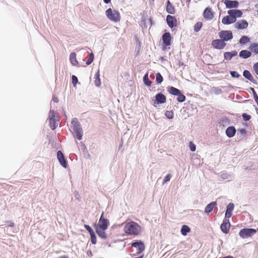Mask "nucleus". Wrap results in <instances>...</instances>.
Segmentation results:
<instances>
[{
  "label": "nucleus",
  "instance_id": "f257e3e1",
  "mask_svg": "<svg viewBox=\"0 0 258 258\" xmlns=\"http://www.w3.org/2000/svg\"><path fill=\"white\" fill-rule=\"evenodd\" d=\"M123 230L127 234L137 235L140 233L141 227L136 222L131 221L124 225Z\"/></svg>",
  "mask_w": 258,
  "mask_h": 258
},
{
  "label": "nucleus",
  "instance_id": "f03ea898",
  "mask_svg": "<svg viewBox=\"0 0 258 258\" xmlns=\"http://www.w3.org/2000/svg\"><path fill=\"white\" fill-rule=\"evenodd\" d=\"M49 125L50 128L54 130L56 128L58 124L59 119L57 112L53 110H50L49 113Z\"/></svg>",
  "mask_w": 258,
  "mask_h": 258
},
{
  "label": "nucleus",
  "instance_id": "7ed1b4c3",
  "mask_svg": "<svg viewBox=\"0 0 258 258\" xmlns=\"http://www.w3.org/2000/svg\"><path fill=\"white\" fill-rule=\"evenodd\" d=\"M105 14L108 19L111 21L117 22L120 20V14L116 10H112L109 8L106 11Z\"/></svg>",
  "mask_w": 258,
  "mask_h": 258
},
{
  "label": "nucleus",
  "instance_id": "20e7f679",
  "mask_svg": "<svg viewBox=\"0 0 258 258\" xmlns=\"http://www.w3.org/2000/svg\"><path fill=\"white\" fill-rule=\"evenodd\" d=\"M145 249L144 243H132L131 250L134 252L133 254H138L141 253Z\"/></svg>",
  "mask_w": 258,
  "mask_h": 258
},
{
  "label": "nucleus",
  "instance_id": "39448f33",
  "mask_svg": "<svg viewBox=\"0 0 258 258\" xmlns=\"http://www.w3.org/2000/svg\"><path fill=\"white\" fill-rule=\"evenodd\" d=\"M256 231L252 228H243L239 232V235L243 238H246L255 234Z\"/></svg>",
  "mask_w": 258,
  "mask_h": 258
},
{
  "label": "nucleus",
  "instance_id": "423d86ee",
  "mask_svg": "<svg viewBox=\"0 0 258 258\" xmlns=\"http://www.w3.org/2000/svg\"><path fill=\"white\" fill-rule=\"evenodd\" d=\"M219 36L223 41H228L233 38V34L230 30H222L219 33Z\"/></svg>",
  "mask_w": 258,
  "mask_h": 258
},
{
  "label": "nucleus",
  "instance_id": "0eeeda50",
  "mask_svg": "<svg viewBox=\"0 0 258 258\" xmlns=\"http://www.w3.org/2000/svg\"><path fill=\"white\" fill-rule=\"evenodd\" d=\"M212 45L215 49H222L226 46V44L222 39H219L213 40Z\"/></svg>",
  "mask_w": 258,
  "mask_h": 258
},
{
  "label": "nucleus",
  "instance_id": "6e6552de",
  "mask_svg": "<svg viewBox=\"0 0 258 258\" xmlns=\"http://www.w3.org/2000/svg\"><path fill=\"white\" fill-rule=\"evenodd\" d=\"M248 23L245 20H241L237 21L234 24L235 28L238 30L245 29L247 28Z\"/></svg>",
  "mask_w": 258,
  "mask_h": 258
},
{
  "label": "nucleus",
  "instance_id": "1a4fd4ad",
  "mask_svg": "<svg viewBox=\"0 0 258 258\" xmlns=\"http://www.w3.org/2000/svg\"><path fill=\"white\" fill-rule=\"evenodd\" d=\"M220 228L221 230L224 233H228L229 231L230 228V223L229 219L225 218L223 220L222 224L221 225Z\"/></svg>",
  "mask_w": 258,
  "mask_h": 258
},
{
  "label": "nucleus",
  "instance_id": "9d476101",
  "mask_svg": "<svg viewBox=\"0 0 258 258\" xmlns=\"http://www.w3.org/2000/svg\"><path fill=\"white\" fill-rule=\"evenodd\" d=\"M214 16V13L211 8L207 7L205 9L203 13V17L206 20H211Z\"/></svg>",
  "mask_w": 258,
  "mask_h": 258
},
{
  "label": "nucleus",
  "instance_id": "9b49d317",
  "mask_svg": "<svg viewBox=\"0 0 258 258\" xmlns=\"http://www.w3.org/2000/svg\"><path fill=\"white\" fill-rule=\"evenodd\" d=\"M166 101V97L162 93H159L156 95L154 104H163Z\"/></svg>",
  "mask_w": 258,
  "mask_h": 258
},
{
  "label": "nucleus",
  "instance_id": "f8f14e48",
  "mask_svg": "<svg viewBox=\"0 0 258 258\" xmlns=\"http://www.w3.org/2000/svg\"><path fill=\"white\" fill-rule=\"evenodd\" d=\"M103 213H102L99 220L98 225L97 228L107 229L108 228L109 222L108 220L103 218Z\"/></svg>",
  "mask_w": 258,
  "mask_h": 258
},
{
  "label": "nucleus",
  "instance_id": "ddd939ff",
  "mask_svg": "<svg viewBox=\"0 0 258 258\" xmlns=\"http://www.w3.org/2000/svg\"><path fill=\"white\" fill-rule=\"evenodd\" d=\"M166 21L168 25L170 28H173L177 26V20L174 16L168 15L166 18Z\"/></svg>",
  "mask_w": 258,
  "mask_h": 258
},
{
  "label": "nucleus",
  "instance_id": "4468645a",
  "mask_svg": "<svg viewBox=\"0 0 258 258\" xmlns=\"http://www.w3.org/2000/svg\"><path fill=\"white\" fill-rule=\"evenodd\" d=\"M57 157L61 165L64 168H67V162L64 158L63 153L61 151H58L57 152Z\"/></svg>",
  "mask_w": 258,
  "mask_h": 258
},
{
  "label": "nucleus",
  "instance_id": "2eb2a0df",
  "mask_svg": "<svg viewBox=\"0 0 258 258\" xmlns=\"http://www.w3.org/2000/svg\"><path fill=\"white\" fill-rule=\"evenodd\" d=\"M236 22V19L232 15H227L223 18L222 23L225 25H229Z\"/></svg>",
  "mask_w": 258,
  "mask_h": 258
},
{
  "label": "nucleus",
  "instance_id": "dca6fc26",
  "mask_svg": "<svg viewBox=\"0 0 258 258\" xmlns=\"http://www.w3.org/2000/svg\"><path fill=\"white\" fill-rule=\"evenodd\" d=\"M224 4L227 8H236L239 6V3L236 1L225 0Z\"/></svg>",
  "mask_w": 258,
  "mask_h": 258
},
{
  "label": "nucleus",
  "instance_id": "f3484780",
  "mask_svg": "<svg viewBox=\"0 0 258 258\" xmlns=\"http://www.w3.org/2000/svg\"><path fill=\"white\" fill-rule=\"evenodd\" d=\"M171 35L169 32H166L162 35V40L166 46H169L171 44Z\"/></svg>",
  "mask_w": 258,
  "mask_h": 258
},
{
  "label": "nucleus",
  "instance_id": "a211bd4d",
  "mask_svg": "<svg viewBox=\"0 0 258 258\" xmlns=\"http://www.w3.org/2000/svg\"><path fill=\"white\" fill-rule=\"evenodd\" d=\"M228 14L233 16L236 19V18H240L242 17V12L239 10H231L228 11Z\"/></svg>",
  "mask_w": 258,
  "mask_h": 258
},
{
  "label": "nucleus",
  "instance_id": "6ab92c4d",
  "mask_svg": "<svg viewBox=\"0 0 258 258\" xmlns=\"http://www.w3.org/2000/svg\"><path fill=\"white\" fill-rule=\"evenodd\" d=\"M234 205L233 203H229L227 206V210L225 213V218H230L232 216V212L234 209Z\"/></svg>",
  "mask_w": 258,
  "mask_h": 258
},
{
  "label": "nucleus",
  "instance_id": "aec40b11",
  "mask_svg": "<svg viewBox=\"0 0 258 258\" xmlns=\"http://www.w3.org/2000/svg\"><path fill=\"white\" fill-rule=\"evenodd\" d=\"M216 202H212L209 204L205 209V213L208 215L212 211L213 209L216 206Z\"/></svg>",
  "mask_w": 258,
  "mask_h": 258
},
{
  "label": "nucleus",
  "instance_id": "412c9836",
  "mask_svg": "<svg viewBox=\"0 0 258 258\" xmlns=\"http://www.w3.org/2000/svg\"><path fill=\"white\" fill-rule=\"evenodd\" d=\"M72 124L73 125V130L74 132L82 130V128L80 122L77 120L76 118H74L72 120Z\"/></svg>",
  "mask_w": 258,
  "mask_h": 258
},
{
  "label": "nucleus",
  "instance_id": "4be33fe9",
  "mask_svg": "<svg viewBox=\"0 0 258 258\" xmlns=\"http://www.w3.org/2000/svg\"><path fill=\"white\" fill-rule=\"evenodd\" d=\"M236 133V129L234 126H229L226 130V135L229 137H233Z\"/></svg>",
  "mask_w": 258,
  "mask_h": 258
},
{
  "label": "nucleus",
  "instance_id": "5701e85b",
  "mask_svg": "<svg viewBox=\"0 0 258 258\" xmlns=\"http://www.w3.org/2000/svg\"><path fill=\"white\" fill-rule=\"evenodd\" d=\"M237 52L236 50L231 52H226L224 53V58L227 60H230L232 57L237 55Z\"/></svg>",
  "mask_w": 258,
  "mask_h": 258
},
{
  "label": "nucleus",
  "instance_id": "b1692460",
  "mask_svg": "<svg viewBox=\"0 0 258 258\" xmlns=\"http://www.w3.org/2000/svg\"><path fill=\"white\" fill-rule=\"evenodd\" d=\"M166 11L168 13L171 14H174L175 12V10L174 6L170 2V1L169 0L167 2Z\"/></svg>",
  "mask_w": 258,
  "mask_h": 258
},
{
  "label": "nucleus",
  "instance_id": "393cba45",
  "mask_svg": "<svg viewBox=\"0 0 258 258\" xmlns=\"http://www.w3.org/2000/svg\"><path fill=\"white\" fill-rule=\"evenodd\" d=\"M251 54V52L247 50H242L239 52V56L243 58L250 57Z\"/></svg>",
  "mask_w": 258,
  "mask_h": 258
},
{
  "label": "nucleus",
  "instance_id": "a878e982",
  "mask_svg": "<svg viewBox=\"0 0 258 258\" xmlns=\"http://www.w3.org/2000/svg\"><path fill=\"white\" fill-rule=\"evenodd\" d=\"M167 91L168 92L173 95H177L178 94H180V91L174 87H169L167 88Z\"/></svg>",
  "mask_w": 258,
  "mask_h": 258
},
{
  "label": "nucleus",
  "instance_id": "bb28decb",
  "mask_svg": "<svg viewBox=\"0 0 258 258\" xmlns=\"http://www.w3.org/2000/svg\"><path fill=\"white\" fill-rule=\"evenodd\" d=\"M70 59L71 63L73 66H77L78 64V62L76 58V54L75 52H72L70 54Z\"/></svg>",
  "mask_w": 258,
  "mask_h": 258
},
{
  "label": "nucleus",
  "instance_id": "cd10ccee",
  "mask_svg": "<svg viewBox=\"0 0 258 258\" xmlns=\"http://www.w3.org/2000/svg\"><path fill=\"white\" fill-rule=\"evenodd\" d=\"M94 83L97 87H99L101 85V81L100 79V73L99 70H98L95 75Z\"/></svg>",
  "mask_w": 258,
  "mask_h": 258
},
{
  "label": "nucleus",
  "instance_id": "c85d7f7f",
  "mask_svg": "<svg viewBox=\"0 0 258 258\" xmlns=\"http://www.w3.org/2000/svg\"><path fill=\"white\" fill-rule=\"evenodd\" d=\"M243 75L245 78L248 79L249 81L252 82H254L253 78L249 71L247 70L244 71Z\"/></svg>",
  "mask_w": 258,
  "mask_h": 258
},
{
  "label": "nucleus",
  "instance_id": "c756f323",
  "mask_svg": "<svg viewBox=\"0 0 258 258\" xmlns=\"http://www.w3.org/2000/svg\"><path fill=\"white\" fill-rule=\"evenodd\" d=\"M105 229H101L99 228H96V232L98 235L101 238H106V233L105 232Z\"/></svg>",
  "mask_w": 258,
  "mask_h": 258
},
{
  "label": "nucleus",
  "instance_id": "7c9ffc66",
  "mask_svg": "<svg viewBox=\"0 0 258 258\" xmlns=\"http://www.w3.org/2000/svg\"><path fill=\"white\" fill-rule=\"evenodd\" d=\"M249 48L252 52H254L255 54L258 53V44H257V43L252 44L250 46Z\"/></svg>",
  "mask_w": 258,
  "mask_h": 258
},
{
  "label": "nucleus",
  "instance_id": "2f4dec72",
  "mask_svg": "<svg viewBox=\"0 0 258 258\" xmlns=\"http://www.w3.org/2000/svg\"><path fill=\"white\" fill-rule=\"evenodd\" d=\"M190 231V228L187 225H183L182 226L181 229V232L182 235H186L188 232Z\"/></svg>",
  "mask_w": 258,
  "mask_h": 258
},
{
  "label": "nucleus",
  "instance_id": "473e14b6",
  "mask_svg": "<svg viewBox=\"0 0 258 258\" xmlns=\"http://www.w3.org/2000/svg\"><path fill=\"white\" fill-rule=\"evenodd\" d=\"M203 26V23L201 22H198L194 26V31L196 32H199Z\"/></svg>",
  "mask_w": 258,
  "mask_h": 258
},
{
  "label": "nucleus",
  "instance_id": "72a5a7b5",
  "mask_svg": "<svg viewBox=\"0 0 258 258\" xmlns=\"http://www.w3.org/2000/svg\"><path fill=\"white\" fill-rule=\"evenodd\" d=\"M144 82L147 86H150L152 84V82L149 79L148 75L146 74L143 78Z\"/></svg>",
  "mask_w": 258,
  "mask_h": 258
},
{
  "label": "nucleus",
  "instance_id": "f704fd0d",
  "mask_svg": "<svg viewBox=\"0 0 258 258\" xmlns=\"http://www.w3.org/2000/svg\"><path fill=\"white\" fill-rule=\"evenodd\" d=\"M249 41V38L246 36H243L239 40V42L241 44H245Z\"/></svg>",
  "mask_w": 258,
  "mask_h": 258
},
{
  "label": "nucleus",
  "instance_id": "c9c22d12",
  "mask_svg": "<svg viewBox=\"0 0 258 258\" xmlns=\"http://www.w3.org/2000/svg\"><path fill=\"white\" fill-rule=\"evenodd\" d=\"M165 115L169 119H172L174 117V113L172 110H167L165 113Z\"/></svg>",
  "mask_w": 258,
  "mask_h": 258
},
{
  "label": "nucleus",
  "instance_id": "e433bc0d",
  "mask_svg": "<svg viewBox=\"0 0 258 258\" xmlns=\"http://www.w3.org/2000/svg\"><path fill=\"white\" fill-rule=\"evenodd\" d=\"M156 81L158 84H160L163 81V77L159 73H157L156 75Z\"/></svg>",
  "mask_w": 258,
  "mask_h": 258
},
{
  "label": "nucleus",
  "instance_id": "4c0bfd02",
  "mask_svg": "<svg viewBox=\"0 0 258 258\" xmlns=\"http://www.w3.org/2000/svg\"><path fill=\"white\" fill-rule=\"evenodd\" d=\"M178 97L177 100L179 102H183L185 100V96L180 92V94L177 95Z\"/></svg>",
  "mask_w": 258,
  "mask_h": 258
},
{
  "label": "nucleus",
  "instance_id": "58836bf2",
  "mask_svg": "<svg viewBox=\"0 0 258 258\" xmlns=\"http://www.w3.org/2000/svg\"><path fill=\"white\" fill-rule=\"evenodd\" d=\"M75 133L76 134V137L77 138V139L79 140H81L82 137V130L78 131H76L75 132Z\"/></svg>",
  "mask_w": 258,
  "mask_h": 258
},
{
  "label": "nucleus",
  "instance_id": "ea45409f",
  "mask_svg": "<svg viewBox=\"0 0 258 258\" xmlns=\"http://www.w3.org/2000/svg\"><path fill=\"white\" fill-rule=\"evenodd\" d=\"M93 59H94V54L92 52H91L90 53L89 59L86 61V64L87 65L90 64L93 61Z\"/></svg>",
  "mask_w": 258,
  "mask_h": 258
},
{
  "label": "nucleus",
  "instance_id": "a19ab883",
  "mask_svg": "<svg viewBox=\"0 0 258 258\" xmlns=\"http://www.w3.org/2000/svg\"><path fill=\"white\" fill-rule=\"evenodd\" d=\"M189 147L190 148V150L194 152L196 151V146L195 144H194L192 142H190L189 143Z\"/></svg>",
  "mask_w": 258,
  "mask_h": 258
},
{
  "label": "nucleus",
  "instance_id": "79ce46f5",
  "mask_svg": "<svg viewBox=\"0 0 258 258\" xmlns=\"http://www.w3.org/2000/svg\"><path fill=\"white\" fill-rule=\"evenodd\" d=\"M78 78L75 76L73 75L72 77V84L74 85V86H76L77 83H78Z\"/></svg>",
  "mask_w": 258,
  "mask_h": 258
},
{
  "label": "nucleus",
  "instance_id": "37998d69",
  "mask_svg": "<svg viewBox=\"0 0 258 258\" xmlns=\"http://www.w3.org/2000/svg\"><path fill=\"white\" fill-rule=\"evenodd\" d=\"M242 116L245 121H248L251 118V116L246 113H243Z\"/></svg>",
  "mask_w": 258,
  "mask_h": 258
},
{
  "label": "nucleus",
  "instance_id": "c03bdc74",
  "mask_svg": "<svg viewBox=\"0 0 258 258\" xmlns=\"http://www.w3.org/2000/svg\"><path fill=\"white\" fill-rule=\"evenodd\" d=\"M230 75L233 78H239L240 76V75L236 71H231L230 72Z\"/></svg>",
  "mask_w": 258,
  "mask_h": 258
},
{
  "label": "nucleus",
  "instance_id": "a18cd8bd",
  "mask_svg": "<svg viewBox=\"0 0 258 258\" xmlns=\"http://www.w3.org/2000/svg\"><path fill=\"white\" fill-rule=\"evenodd\" d=\"M170 178H171V175L170 174H167L164 178L163 181V183H166L167 182H168V181H169L170 180Z\"/></svg>",
  "mask_w": 258,
  "mask_h": 258
},
{
  "label": "nucleus",
  "instance_id": "49530a36",
  "mask_svg": "<svg viewBox=\"0 0 258 258\" xmlns=\"http://www.w3.org/2000/svg\"><path fill=\"white\" fill-rule=\"evenodd\" d=\"M84 227L88 231L90 234H92L93 232H94L91 227L88 225H85Z\"/></svg>",
  "mask_w": 258,
  "mask_h": 258
},
{
  "label": "nucleus",
  "instance_id": "de8ad7c7",
  "mask_svg": "<svg viewBox=\"0 0 258 258\" xmlns=\"http://www.w3.org/2000/svg\"><path fill=\"white\" fill-rule=\"evenodd\" d=\"M91 236V242H96V235L94 232H93L92 234H90Z\"/></svg>",
  "mask_w": 258,
  "mask_h": 258
},
{
  "label": "nucleus",
  "instance_id": "09e8293b",
  "mask_svg": "<svg viewBox=\"0 0 258 258\" xmlns=\"http://www.w3.org/2000/svg\"><path fill=\"white\" fill-rule=\"evenodd\" d=\"M7 225L10 227H13L14 226V223L12 221H7L6 222Z\"/></svg>",
  "mask_w": 258,
  "mask_h": 258
},
{
  "label": "nucleus",
  "instance_id": "8fccbe9b",
  "mask_svg": "<svg viewBox=\"0 0 258 258\" xmlns=\"http://www.w3.org/2000/svg\"><path fill=\"white\" fill-rule=\"evenodd\" d=\"M253 68L255 73L258 75V62L256 63L253 66Z\"/></svg>",
  "mask_w": 258,
  "mask_h": 258
},
{
  "label": "nucleus",
  "instance_id": "3c124183",
  "mask_svg": "<svg viewBox=\"0 0 258 258\" xmlns=\"http://www.w3.org/2000/svg\"><path fill=\"white\" fill-rule=\"evenodd\" d=\"M253 95H254V98L255 101L256 102V103H257V105L258 106V96L255 92H254Z\"/></svg>",
  "mask_w": 258,
  "mask_h": 258
},
{
  "label": "nucleus",
  "instance_id": "603ef678",
  "mask_svg": "<svg viewBox=\"0 0 258 258\" xmlns=\"http://www.w3.org/2000/svg\"><path fill=\"white\" fill-rule=\"evenodd\" d=\"M239 132L242 134H244L245 135V134H246V131L245 129H244V128H242V129L240 130Z\"/></svg>",
  "mask_w": 258,
  "mask_h": 258
},
{
  "label": "nucleus",
  "instance_id": "864d4df0",
  "mask_svg": "<svg viewBox=\"0 0 258 258\" xmlns=\"http://www.w3.org/2000/svg\"><path fill=\"white\" fill-rule=\"evenodd\" d=\"M219 258H234L233 256H231V255H228V256H224V257H219Z\"/></svg>",
  "mask_w": 258,
  "mask_h": 258
},
{
  "label": "nucleus",
  "instance_id": "5fc2aeb1",
  "mask_svg": "<svg viewBox=\"0 0 258 258\" xmlns=\"http://www.w3.org/2000/svg\"><path fill=\"white\" fill-rule=\"evenodd\" d=\"M87 254L89 255V256H92V252L91 251H88L87 252Z\"/></svg>",
  "mask_w": 258,
  "mask_h": 258
},
{
  "label": "nucleus",
  "instance_id": "6e6d98bb",
  "mask_svg": "<svg viewBox=\"0 0 258 258\" xmlns=\"http://www.w3.org/2000/svg\"><path fill=\"white\" fill-rule=\"evenodd\" d=\"M103 1L105 4H108L110 2L111 0H103Z\"/></svg>",
  "mask_w": 258,
  "mask_h": 258
},
{
  "label": "nucleus",
  "instance_id": "4d7b16f0",
  "mask_svg": "<svg viewBox=\"0 0 258 258\" xmlns=\"http://www.w3.org/2000/svg\"><path fill=\"white\" fill-rule=\"evenodd\" d=\"M213 89H214V90H219V91H220V92H221V90L220 89H218V88H213Z\"/></svg>",
  "mask_w": 258,
  "mask_h": 258
},
{
  "label": "nucleus",
  "instance_id": "13d9d810",
  "mask_svg": "<svg viewBox=\"0 0 258 258\" xmlns=\"http://www.w3.org/2000/svg\"><path fill=\"white\" fill-rule=\"evenodd\" d=\"M143 255H141V256H140L139 257H138V258H143Z\"/></svg>",
  "mask_w": 258,
  "mask_h": 258
},
{
  "label": "nucleus",
  "instance_id": "bf43d9fd",
  "mask_svg": "<svg viewBox=\"0 0 258 258\" xmlns=\"http://www.w3.org/2000/svg\"><path fill=\"white\" fill-rule=\"evenodd\" d=\"M135 258H138V257H135Z\"/></svg>",
  "mask_w": 258,
  "mask_h": 258
}]
</instances>
